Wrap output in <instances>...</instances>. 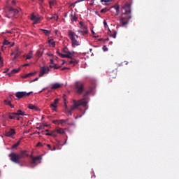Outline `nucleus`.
<instances>
[{"label":"nucleus","instance_id":"obj_1","mask_svg":"<svg viewBox=\"0 0 179 179\" xmlns=\"http://www.w3.org/2000/svg\"><path fill=\"white\" fill-rule=\"evenodd\" d=\"M131 6H132V2L125 3L122 7V9L124 10V12L122 13V15H124L125 16H122L120 19V26H127V24L129 23V20L132 19V14L131 13L132 10L131 9Z\"/></svg>","mask_w":179,"mask_h":179},{"label":"nucleus","instance_id":"obj_2","mask_svg":"<svg viewBox=\"0 0 179 179\" xmlns=\"http://www.w3.org/2000/svg\"><path fill=\"white\" fill-rule=\"evenodd\" d=\"M68 36L70 40H71L72 47H76L78 45H80V43H79V41L76 40V38H78L79 36L76 35L75 32H73L72 30H69L68 32Z\"/></svg>","mask_w":179,"mask_h":179},{"label":"nucleus","instance_id":"obj_3","mask_svg":"<svg viewBox=\"0 0 179 179\" xmlns=\"http://www.w3.org/2000/svg\"><path fill=\"white\" fill-rule=\"evenodd\" d=\"M90 93H92V90L86 91L83 98L77 101V102L80 106H82V107H87V103H89V101H87V96H89Z\"/></svg>","mask_w":179,"mask_h":179},{"label":"nucleus","instance_id":"obj_4","mask_svg":"<svg viewBox=\"0 0 179 179\" xmlns=\"http://www.w3.org/2000/svg\"><path fill=\"white\" fill-rule=\"evenodd\" d=\"M72 101H73V106L70 107V109L65 111L67 115H72V111H74V110L78 109V108L80 107L81 106L75 99H73Z\"/></svg>","mask_w":179,"mask_h":179},{"label":"nucleus","instance_id":"obj_5","mask_svg":"<svg viewBox=\"0 0 179 179\" xmlns=\"http://www.w3.org/2000/svg\"><path fill=\"white\" fill-rule=\"evenodd\" d=\"M8 9V13L6 14V17L10 19L12 17H15L17 13H19V10L17 9H15L12 7H7Z\"/></svg>","mask_w":179,"mask_h":179},{"label":"nucleus","instance_id":"obj_6","mask_svg":"<svg viewBox=\"0 0 179 179\" xmlns=\"http://www.w3.org/2000/svg\"><path fill=\"white\" fill-rule=\"evenodd\" d=\"M8 157H10V160H11L13 163H15L16 164H20V157H19V154L11 152L9 154Z\"/></svg>","mask_w":179,"mask_h":179},{"label":"nucleus","instance_id":"obj_7","mask_svg":"<svg viewBox=\"0 0 179 179\" xmlns=\"http://www.w3.org/2000/svg\"><path fill=\"white\" fill-rule=\"evenodd\" d=\"M33 92H17L15 93V96L17 100H20V99H24L26 97H29Z\"/></svg>","mask_w":179,"mask_h":179},{"label":"nucleus","instance_id":"obj_8","mask_svg":"<svg viewBox=\"0 0 179 179\" xmlns=\"http://www.w3.org/2000/svg\"><path fill=\"white\" fill-rule=\"evenodd\" d=\"M31 164H34V166H37L38 163H41V160L43 159V156L39 155L38 157H33L31 155Z\"/></svg>","mask_w":179,"mask_h":179},{"label":"nucleus","instance_id":"obj_9","mask_svg":"<svg viewBox=\"0 0 179 179\" xmlns=\"http://www.w3.org/2000/svg\"><path fill=\"white\" fill-rule=\"evenodd\" d=\"M49 72H50V67L48 66L41 67V69L39 71V78H42V76H44V75L48 74Z\"/></svg>","mask_w":179,"mask_h":179},{"label":"nucleus","instance_id":"obj_10","mask_svg":"<svg viewBox=\"0 0 179 179\" xmlns=\"http://www.w3.org/2000/svg\"><path fill=\"white\" fill-rule=\"evenodd\" d=\"M76 90L78 94H82L83 93V84L81 82H77L76 83Z\"/></svg>","mask_w":179,"mask_h":179},{"label":"nucleus","instance_id":"obj_11","mask_svg":"<svg viewBox=\"0 0 179 179\" xmlns=\"http://www.w3.org/2000/svg\"><path fill=\"white\" fill-rule=\"evenodd\" d=\"M14 135H16L15 129H10L4 131V136H7V138H12Z\"/></svg>","mask_w":179,"mask_h":179},{"label":"nucleus","instance_id":"obj_12","mask_svg":"<svg viewBox=\"0 0 179 179\" xmlns=\"http://www.w3.org/2000/svg\"><path fill=\"white\" fill-rule=\"evenodd\" d=\"M78 32L80 33L82 36H87V34H89V30H87V27L86 25L80 27V29L78 30Z\"/></svg>","mask_w":179,"mask_h":179},{"label":"nucleus","instance_id":"obj_13","mask_svg":"<svg viewBox=\"0 0 179 179\" xmlns=\"http://www.w3.org/2000/svg\"><path fill=\"white\" fill-rule=\"evenodd\" d=\"M58 101H59V99H56L54 100V102L50 105V108H52L53 111H56L57 108L58 107V106L57 105L58 104Z\"/></svg>","mask_w":179,"mask_h":179},{"label":"nucleus","instance_id":"obj_14","mask_svg":"<svg viewBox=\"0 0 179 179\" xmlns=\"http://www.w3.org/2000/svg\"><path fill=\"white\" fill-rule=\"evenodd\" d=\"M31 20H33L34 24H37V23H38L40 21V16L31 14Z\"/></svg>","mask_w":179,"mask_h":179},{"label":"nucleus","instance_id":"obj_15","mask_svg":"<svg viewBox=\"0 0 179 179\" xmlns=\"http://www.w3.org/2000/svg\"><path fill=\"white\" fill-rule=\"evenodd\" d=\"M62 52H64V54H66L67 55H70L71 57H72V55H75V52L74 51H72V52L69 51L68 48H66V47H64L62 49Z\"/></svg>","mask_w":179,"mask_h":179},{"label":"nucleus","instance_id":"obj_16","mask_svg":"<svg viewBox=\"0 0 179 179\" xmlns=\"http://www.w3.org/2000/svg\"><path fill=\"white\" fill-rule=\"evenodd\" d=\"M18 156L20 157V159H26V157L29 156V154H27V151L22 150L18 154Z\"/></svg>","mask_w":179,"mask_h":179},{"label":"nucleus","instance_id":"obj_17","mask_svg":"<svg viewBox=\"0 0 179 179\" xmlns=\"http://www.w3.org/2000/svg\"><path fill=\"white\" fill-rule=\"evenodd\" d=\"M18 72H20V69H14L11 71L10 73H8L6 76L10 78V76H13L15 73H18Z\"/></svg>","mask_w":179,"mask_h":179},{"label":"nucleus","instance_id":"obj_18","mask_svg":"<svg viewBox=\"0 0 179 179\" xmlns=\"http://www.w3.org/2000/svg\"><path fill=\"white\" fill-rule=\"evenodd\" d=\"M3 45H8L10 47H13V45H15V42L10 43L9 41L4 39L3 41Z\"/></svg>","mask_w":179,"mask_h":179},{"label":"nucleus","instance_id":"obj_19","mask_svg":"<svg viewBox=\"0 0 179 179\" xmlns=\"http://www.w3.org/2000/svg\"><path fill=\"white\" fill-rule=\"evenodd\" d=\"M62 85L57 83L53 85H52L51 90H57V89H59V87H62Z\"/></svg>","mask_w":179,"mask_h":179},{"label":"nucleus","instance_id":"obj_20","mask_svg":"<svg viewBox=\"0 0 179 179\" xmlns=\"http://www.w3.org/2000/svg\"><path fill=\"white\" fill-rule=\"evenodd\" d=\"M57 129H55V131H52L50 133H46L45 135L46 136H53L54 138H57Z\"/></svg>","mask_w":179,"mask_h":179},{"label":"nucleus","instance_id":"obj_21","mask_svg":"<svg viewBox=\"0 0 179 179\" xmlns=\"http://www.w3.org/2000/svg\"><path fill=\"white\" fill-rule=\"evenodd\" d=\"M59 57H60V58H69V59H73V57L66 54L59 53Z\"/></svg>","mask_w":179,"mask_h":179},{"label":"nucleus","instance_id":"obj_22","mask_svg":"<svg viewBox=\"0 0 179 179\" xmlns=\"http://www.w3.org/2000/svg\"><path fill=\"white\" fill-rule=\"evenodd\" d=\"M12 100H13V95L10 94L7 99L4 100V103L5 104H6V103H8V104H10V103H12Z\"/></svg>","mask_w":179,"mask_h":179},{"label":"nucleus","instance_id":"obj_23","mask_svg":"<svg viewBox=\"0 0 179 179\" xmlns=\"http://www.w3.org/2000/svg\"><path fill=\"white\" fill-rule=\"evenodd\" d=\"M43 52H44V49H39L37 50L36 52V57H38V58H40L41 57L43 56Z\"/></svg>","mask_w":179,"mask_h":179},{"label":"nucleus","instance_id":"obj_24","mask_svg":"<svg viewBox=\"0 0 179 179\" xmlns=\"http://www.w3.org/2000/svg\"><path fill=\"white\" fill-rule=\"evenodd\" d=\"M72 60H71L69 62V65H72V64H73V65H76L77 64H79V60H78V59H74L73 57V59H71Z\"/></svg>","mask_w":179,"mask_h":179},{"label":"nucleus","instance_id":"obj_25","mask_svg":"<svg viewBox=\"0 0 179 179\" xmlns=\"http://www.w3.org/2000/svg\"><path fill=\"white\" fill-rule=\"evenodd\" d=\"M28 108H29V110H34L35 111L38 110V108L33 104H29Z\"/></svg>","mask_w":179,"mask_h":179},{"label":"nucleus","instance_id":"obj_26","mask_svg":"<svg viewBox=\"0 0 179 179\" xmlns=\"http://www.w3.org/2000/svg\"><path fill=\"white\" fill-rule=\"evenodd\" d=\"M112 8H114V9H115L116 10V16H118V15H120V6L118 5H115L113 6H112Z\"/></svg>","mask_w":179,"mask_h":179},{"label":"nucleus","instance_id":"obj_27","mask_svg":"<svg viewBox=\"0 0 179 179\" xmlns=\"http://www.w3.org/2000/svg\"><path fill=\"white\" fill-rule=\"evenodd\" d=\"M56 131L57 134H59L60 135H64V134H65V130H64V129L62 128L56 129Z\"/></svg>","mask_w":179,"mask_h":179},{"label":"nucleus","instance_id":"obj_28","mask_svg":"<svg viewBox=\"0 0 179 179\" xmlns=\"http://www.w3.org/2000/svg\"><path fill=\"white\" fill-rule=\"evenodd\" d=\"M48 20H58V15L57 14H55L52 17H47Z\"/></svg>","mask_w":179,"mask_h":179},{"label":"nucleus","instance_id":"obj_29","mask_svg":"<svg viewBox=\"0 0 179 179\" xmlns=\"http://www.w3.org/2000/svg\"><path fill=\"white\" fill-rule=\"evenodd\" d=\"M40 30L41 31H43V34H45V36H50V34H51V31L49 30L43 29H41Z\"/></svg>","mask_w":179,"mask_h":179},{"label":"nucleus","instance_id":"obj_30","mask_svg":"<svg viewBox=\"0 0 179 179\" xmlns=\"http://www.w3.org/2000/svg\"><path fill=\"white\" fill-rule=\"evenodd\" d=\"M14 115H26V114L22 110H18L17 113H14Z\"/></svg>","mask_w":179,"mask_h":179},{"label":"nucleus","instance_id":"obj_31","mask_svg":"<svg viewBox=\"0 0 179 179\" xmlns=\"http://www.w3.org/2000/svg\"><path fill=\"white\" fill-rule=\"evenodd\" d=\"M71 22H78V17H76V15L74 14H71Z\"/></svg>","mask_w":179,"mask_h":179},{"label":"nucleus","instance_id":"obj_32","mask_svg":"<svg viewBox=\"0 0 179 179\" xmlns=\"http://www.w3.org/2000/svg\"><path fill=\"white\" fill-rule=\"evenodd\" d=\"M68 121H69V119H66V120H59V124H60V125H64V124H65L66 122H68Z\"/></svg>","mask_w":179,"mask_h":179},{"label":"nucleus","instance_id":"obj_33","mask_svg":"<svg viewBox=\"0 0 179 179\" xmlns=\"http://www.w3.org/2000/svg\"><path fill=\"white\" fill-rule=\"evenodd\" d=\"M50 47H55V42L54 41V39H50L48 41Z\"/></svg>","mask_w":179,"mask_h":179},{"label":"nucleus","instance_id":"obj_34","mask_svg":"<svg viewBox=\"0 0 179 179\" xmlns=\"http://www.w3.org/2000/svg\"><path fill=\"white\" fill-rule=\"evenodd\" d=\"M33 58V51H30L29 53L27 55L26 59H31Z\"/></svg>","mask_w":179,"mask_h":179},{"label":"nucleus","instance_id":"obj_35","mask_svg":"<svg viewBox=\"0 0 179 179\" xmlns=\"http://www.w3.org/2000/svg\"><path fill=\"white\" fill-rule=\"evenodd\" d=\"M34 75H36V73L31 72V73H28V74H27L25 76H23L22 78L24 79H26V78H30V76H33Z\"/></svg>","mask_w":179,"mask_h":179},{"label":"nucleus","instance_id":"obj_36","mask_svg":"<svg viewBox=\"0 0 179 179\" xmlns=\"http://www.w3.org/2000/svg\"><path fill=\"white\" fill-rule=\"evenodd\" d=\"M16 115H15V113H13L10 114L8 117L10 120H16Z\"/></svg>","mask_w":179,"mask_h":179},{"label":"nucleus","instance_id":"obj_37","mask_svg":"<svg viewBox=\"0 0 179 179\" xmlns=\"http://www.w3.org/2000/svg\"><path fill=\"white\" fill-rule=\"evenodd\" d=\"M49 68H54V69H59V68H61V66H58L57 64H55L53 66L50 65Z\"/></svg>","mask_w":179,"mask_h":179},{"label":"nucleus","instance_id":"obj_38","mask_svg":"<svg viewBox=\"0 0 179 179\" xmlns=\"http://www.w3.org/2000/svg\"><path fill=\"white\" fill-rule=\"evenodd\" d=\"M20 52H15V55L14 56L13 59H16L17 58H19L20 57Z\"/></svg>","mask_w":179,"mask_h":179},{"label":"nucleus","instance_id":"obj_39","mask_svg":"<svg viewBox=\"0 0 179 179\" xmlns=\"http://www.w3.org/2000/svg\"><path fill=\"white\" fill-rule=\"evenodd\" d=\"M19 145H20V141H18L17 143L14 144L12 146V149H16V148H17V146H19Z\"/></svg>","mask_w":179,"mask_h":179},{"label":"nucleus","instance_id":"obj_40","mask_svg":"<svg viewBox=\"0 0 179 179\" xmlns=\"http://www.w3.org/2000/svg\"><path fill=\"white\" fill-rule=\"evenodd\" d=\"M0 66L3 67V58H0Z\"/></svg>","mask_w":179,"mask_h":179},{"label":"nucleus","instance_id":"obj_41","mask_svg":"<svg viewBox=\"0 0 179 179\" xmlns=\"http://www.w3.org/2000/svg\"><path fill=\"white\" fill-rule=\"evenodd\" d=\"M108 10L107 8H103L101 10V13H106Z\"/></svg>","mask_w":179,"mask_h":179},{"label":"nucleus","instance_id":"obj_42","mask_svg":"<svg viewBox=\"0 0 179 179\" xmlns=\"http://www.w3.org/2000/svg\"><path fill=\"white\" fill-rule=\"evenodd\" d=\"M110 37H113V38H115L117 37V31H114V34L110 35Z\"/></svg>","mask_w":179,"mask_h":179},{"label":"nucleus","instance_id":"obj_43","mask_svg":"<svg viewBox=\"0 0 179 179\" xmlns=\"http://www.w3.org/2000/svg\"><path fill=\"white\" fill-rule=\"evenodd\" d=\"M6 106H10L11 108H15V106L12 105V103H6Z\"/></svg>","mask_w":179,"mask_h":179},{"label":"nucleus","instance_id":"obj_44","mask_svg":"<svg viewBox=\"0 0 179 179\" xmlns=\"http://www.w3.org/2000/svg\"><path fill=\"white\" fill-rule=\"evenodd\" d=\"M102 50L104 52L108 51V48H107V46H106V45L103 46Z\"/></svg>","mask_w":179,"mask_h":179},{"label":"nucleus","instance_id":"obj_45","mask_svg":"<svg viewBox=\"0 0 179 179\" xmlns=\"http://www.w3.org/2000/svg\"><path fill=\"white\" fill-rule=\"evenodd\" d=\"M49 3H50V8H51V6H52V5H55V1H50Z\"/></svg>","mask_w":179,"mask_h":179},{"label":"nucleus","instance_id":"obj_46","mask_svg":"<svg viewBox=\"0 0 179 179\" xmlns=\"http://www.w3.org/2000/svg\"><path fill=\"white\" fill-rule=\"evenodd\" d=\"M52 124H59V120H53L52 121Z\"/></svg>","mask_w":179,"mask_h":179},{"label":"nucleus","instance_id":"obj_47","mask_svg":"<svg viewBox=\"0 0 179 179\" xmlns=\"http://www.w3.org/2000/svg\"><path fill=\"white\" fill-rule=\"evenodd\" d=\"M47 146H48L49 150H52V148L51 147V145L48 144Z\"/></svg>","mask_w":179,"mask_h":179},{"label":"nucleus","instance_id":"obj_48","mask_svg":"<svg viewBox=\"0 0 179 179\" xmlns=\"http://www.w3.org/2000/svg\"><path fill=\"white\" fill-rule=\"evenodd\" d=\"M113 0H101V2H106V3L108 2H111Z\"/></svg>","mask_w":179,"mask_h":179},{"label":"nucleus","instance_id":"obj_49","mask_svg":"<svg viewBox=\"0 0 179 179\" xmlns=\"http://www.w3.org/2000/svg\"><path fill=\"white\" fill-rule=\"evenodd\" d=\"M103 24L105 27H108V25L107 24V22L106 20L103 21Z\"/></svg>","mask_w":179,"mask_h":179},{"label":"nucleus","instance_id":"obj_50","mask_svg":"<svg viewBox=\"0 0 179 179\" xmlns=\"http://www.w3.org/2000/svg\"><path fill=\"white\" fill-rule=\"evenodd\" d=\"M79 24L80 26H81L80 27H83V26H85V24L83 23V22H80Z\"/></svg>","mask_w":179,"mask_h":179},{"label":"nucleus","instance_id":"obj_51","mask_svg":"<svg viewBox=\"0 0 179 179\" xmlns=\"http://www.w3.org/2000/svg\"><path fill=\"white\" fill-rule=\"evenodd\" d=\"M47 55H48V57H54V55L51 54L50 52H48Z\"/></svg>","mask_w":179,"mask_h":179},{"label":"nucleus","instance_id":"obj_52","mask_svg":"<svg viewBox=\"0 0 179 179\" xmlns=\"http://www.w3.org/2000/svg\"><path fill=\"white\" fill-rule=\"evenodd\" d=\"M37 147L38 146H43V143H41V142H38L36 145Z\"/></svg>","mask_w":179,"mask_h":179},{"label":"nucleus","instance_id":"obj_53","mask_svg":"<svg viewBox=\"0 0 179 179\" xmlns=\"http://www.w3.org/2000/svg\"><path fill=\"white\" fill-rule=\"evenodd\" d=\"M9 71V68H6V71L3 72V73H6V72Z\"/></svg>","mask_w":179,"mask_h":179},{"label":"nucleus","instance_id":"obj_54","mask_svg":"<svg viewBox=\"0 0 179 179\" xmlns=\"http://www.w3.org/2000/svg\"><path fill=\"white\" fill-rule=\"evenodd\" d=\"M30 66V64H29V63H27V64L22 65V66Z\"/></svg>","mask_w":179,"mask_h":179},{"label":"nucleus","instance_id":"obj_55","mask_svg":"<svg viewBox=\"0 0 179 179\" xmlns=\"http://www.w3.org/2000/svg\"><path fill=\"white\" fill-rule=\"evenodd\" d=\"M65 69H69V68H68V67H63L62 69V71H65Z\"/></svg>","mask_w":179,"mask_h":179},{"label":"nucleus","instance_id":"obj_56","mask_svg":"<svg viewBox=\"0 0 179 179\" xmlns=\"http://www.w3.org/2000/svg\"><path fill=\"white\" fill-rule=\"evenodd\" d=\"M15 120H17V121H19L20 120V117H17V115H16Z\"/></svg>","mask_w":179,"mask_h":179},{"label":"nucleus","instance_id":"obj_57","mask_svg":"<svg viewBox=\"0 0 179 179\" xmlns=\"http://www.w3.org/2000/svg\"><path fill=\"white\" fill-rule=\"evenodd\" d=\"M20 52V50H19V47H17V48H15V52Z\"/></svg>","mask_w":179,"mask_h":179},{"label":"nucleus","instance_id":"obj_58","mask_svg":"<svg viewBox=\"0 0 179 179\" xmlns=\"http://www.w3.org/2000/svg\"><path fill=\"white\" fill-rule=\"evenodd\" d=\"M56 52H57V55H59V54H61V52H59V50H57Z\"/></svg>","mask_w":179,"mask_h":179},{"label":"nucleus","instance_id":"obj_59","mask_svg":"<svg viewBox=\"0 0 179 179\" xmlns=\"http://www.w3.org/2000/svg\"><path fill=\"white\" fill-rule=\"evenodd\" d=\"M50 64H54V59H50Z\"/></svg>","mask_w":179,"mask_h":179},{"label":"nucleus","instance_id":"obj_60","mask_svg":"<svg viewBox=\"0 0 179 179\" xmlns=\"http://www.w3.org/2000/svg\"><path fill=\"white\" fill-rule=\"evenodd\" d=\"M66 62V61H65V60H62V65H64V64Z\"/></svg>","mask_w":179,"mask_h":179},{"label":"nucleus","instance_id":"obj_61","mask_svg":"<svg viewBox=\"0 0 179 179\" xmlns=\"http://www.w3.org/2000/svg\"><path fill=\"white\" fill-rule=\"evenodd\" d=\"M38 79V78H36L34 79V80H32V82H36V81H37Z\"/></svg>","mask_w":179,"mask_h":179},{"label":"nucleus","instance_id":"obj_62","mask_svg":"<svg viewBox=\"0 0 179 179\" xmlns=\"http://www.w3.org/2000/svg\"><path fill=\"white\" fill-rule=\"evenodd\" d=\"M52 150H57V148H55V146H54L53 148H52Z\"/></svg>","mask_w":179,"mask_h":179},{"label":"nucleus","instance_id":"obj_63","mask_svg":"<svg viewBox=\"0 0 179 179\" xmlns=\"http://www.w3.org/2000/svg\"><path fill=\"white\" fill-rule=\"evenodd\" d=\"M91 32H92V34H94V35L96 34L94 33V31H93V29L91 30Z\"/></svg>","mask_w":179,"mask_h":179},{"label":"nucleus","instance_id":"obj_64","mask_svg":"<svg viewBox=\"0 0 179 179\" xmlns=\"http://www.w3.org/2000/svg\"><path fill=\"white\" fill-rule=\"evenodd\" d=\"M108 40H109V39H108V38L105 39L104 41H105V42H106V41H108Z\"/></svg>","mask_w":179,"mask_h":179}]
</instances>
